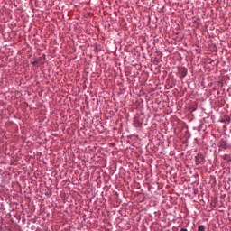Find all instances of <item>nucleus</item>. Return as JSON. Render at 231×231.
I'll return each mask as SVG.
<instances>
[{
	"instance_id": "39448f33",
	"label": "nucleus",
	"mask_w": 231,
	"mask_h": 231,
	"mask_svg": "<svg viewBox=\"0 0 231 231\" xmlns=\"http://www.w3.org/2000/svg\"><path fill=\"white\" fill-rule=\"evenodd\" d=\"M180 231H189L187 228H181Z\"/></svg>"
},
{
	"instance_id": "f03ea898",
	"label": "nucleus",
	"mask_w": 231,
	"mask_h": 231,
	"mask_svg": "<svg viewBox=\"0 0 231 231\" xmlns=\"http://www.w3.org/2000/svg\"><path fill=\"white\" fill-rule=\"evenodd\" d=\"M218 147H221L222 149H228V142H226V140L225 139H221L219 143H218Z\"/></svg>"
},
{
	"instance_id": "7ed1b4c3",
	"label": "nucleus",
	"mask_w": 231,
	"mask_h": 231,
	"mask_svg": "<svg viewBox=\"0 0 231 231\" xmlns=\"http://www.w3.org/2000/svg\"><path fill=\"white\" fill-rule=\"evenodd\" d=\"M198 231H205V226L201 225L198 227Z\"/></svg>"
},
{
	"instance_id": "20e7f679",
	"label": "nucleus",
	"mask_w": 231,
	"mask_h": 231,
	"mask_svg": "<svg viewBox=\"0 0 231 231\" xmlns=\"http://www.w3.org/2000/svg\"><path fill=\"white\" fill-rule=\"evenodd\" d=\"M32 66H35V64H37V61H32Z\"/></svg>"
},
{
	"instance_id": "f257e3e1",
	"label": "nucleus",
	"mask_w": 231,
	"mask_h": 231,
	"mask_svg": "<svg viewBox=\"0 0 231 231\" xmlns=\"http://www.w3.org/2000/svg\"><path fill=\"white\" fill-rule=\"evenodd\" d=\"M196 165H199L205 162V156H203V153H199L195 157Z\"/></svg>"
}]
</instances>
